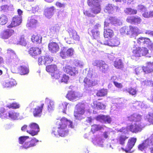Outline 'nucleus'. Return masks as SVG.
Here are the masks:
<instances>
[{
  "instance_id": "1",
  "label": "nucleus",
  "mask_w": 153,
  "mask_h": 153,
  "mask_svg": "<svg viewBox=\"0 0 153 153\" xmlns=\"http://www.w3.org/2000/svg\"><path fill=\"white\" fill-rule=\"evenodd\" d=\"M56 125L58 127L57 132L53 130L52 133L55 136L58 135L62 137H64L68 134V131L67 129V126L71 128H74L72 122L65 117L58 121L56 122Z\"/></svg>"
},
{
  "instance_id": "2",
  "label": "nucleus",
  "mask_w": 153,
  "mask_h": 153,
  "mask_svg": "<svg viewBox=\"0 0 153 153\" xmlns=\"http://www.w3.org/2000/svg\"><path fill=\"white\" fill-rule=\"evenodd\" d=\"M87 4L90 7H92L91 8V12H89L88 10H84V14L89 17H94L95 15H96L100 13L101 11V3H99L98 0H87Z\"/></svg>"
},
{
  "instance_id": "3",
  "label": "nucleus",
  "mask_w": 153,
  "mask_h": 153,
  "mask_svg": "<svg viewBox=\"0 0 153 153\" xmlns=\"http://www.w3.org/2000/svg\"><path fill=\"white\" fill-rule=\"evenodd\" d=\"M85 105L84 103L79 102L76 105V109L74 112V115L76 119H81L82 116L85 112Z\"/></svg>"
},
{
  "instance_id": "4",
  "label": "nucleus",
  "mask_w": 153,
  "mask_h": 153,
  "mask_svg": "<svg viewBox=\"0 0 153 153\" xmlns=\"http://www.w3.org/2000/svg\"><path fill=\"white\" fill-rule=\"evenodd\" d=\"M39 131V127L37 124L32 123L29 125L27 133L32 136L37 135Z\"/></svg>"
},
{
  "instance_id": "5",
  "label": "nucleus",
  "mask_w": 153,
  "mask_h": 153,
  "mask_svg": "<svg viewBox=\"0 0 153 153\" xmlns=\"http://www.w3.org/2000/svg\"><path fill=\"white\" fill-rule=\"evenodd\" d=\"M92 74L88 73L83 80L84 85L86 88L91 87L94 85V81L92 78Z\"/></svg>"
},
{
  "instance_id": "6",
  "label": "nucleus",
  "mask_w": 153,
  "mask_h": 153,
  "mask_svg": "<svg viewBox=\"0 0 153 153\" xmlns=\"http://www.w3.org/2000/svg\"><path fill=\"white\" fill-rule=\"evenodd\" d=\"M79 95L77 92L71 90L68 91L66 97L69 100L74 101L78 100L79 98Z\"/></svg>"
},
{
  "instance_id": "7",
  "label": "nucleus",
  "mask_w": 153,
  "mask_h": 153,
  "mask_svg": "<svg viewBox=\"0 0 153 153\" xmlns=\"http://www.w3.org/2000/svg\"><path fill=\"white\" fill-rule=\"evenodd\" d=\"M14 33V30L12 29H7L4 30L0 33V37L2 39H8Z\"/></svg>"
},
{
  "instance_id": "8",
  "label": "nucleus",
  "mask_w": 153,
  "mask_h": 153,
  "mask_svg": "<svg viewBox=\"0 0 153 153\" xmlns=\"http://www.w3.org/2000/svg\"><path fill=\"white\" fill-rule=\"evenodd\" d=\"M44 104L42 103L40 106H37L33 109V114L35 117H40L42 114Z\"/></svg>"
},
{
  "instance_id": "9",
  "label": "nucleus",
  "mask_w": 153,
  "mask_h": 153,
  "mask_svg": "<svg viewBox=\"0 0 153 153\" xmlns=\"http://www.w3.org/2000/svg\"><path fill=\"white\" fill-rule=\"evenodd\" d=\"M28 53L32 57H35L41 54V50L38 47H33L28 50Z\"/></svg>"
},
{
  "instance_id": "10",
  "label": "nucleus",
  "mask_w": 153,
  "mask_h": 153,
  "mask_svg": "<svg viewBox=\"0 0 153 153\" xmlns=\"http://www.w3.org/2000/svg\"><path fill=\"white\" fill-rule=\"evenodd\" d=\"M39 140L35 138L31 139L30 141L26 142L24 144L21 146L22 149H27L35 146Z\"/></svg>"
},
{
  "instance_id": "11",
  "label": "nucleus",
  "mask_w": 153,
  "mask_h": 153,
  "mask_svg": "<svg viewBox=\"0 0 153 153\" xmlns=\"http://www.w3.org/2000/svg\"><path fill=\"white\" fill-rule=\"evenodd\" d=\"M48 49L52 53H55L59 49V47L57 43L56 42H50L48 45Z\"/></svg>"
},
{
  "instance_id": "12",
  "label": "nucleus",
  "mask_w": 153,
  "mask_h": 153,
  "mask_svg": "<svg viewBox=\"0 0 153 153\" xmlns=\"http://www.w3.org/2000/svg\"><path fill=\"white\" fill-rule=\"evenodd\" d=\"M68 32L70 37L75 41H79L80 39L79 36L74 30L70 28L68 30Z\"/></svg>"
},
{
  "instance_id": "13",
  "label": "nucleus",
  "mask_w": 153,
  "mask_h": 153,
  "mask_svg": "<svg viewBox=\"0 0 153 153\" xmlns=\"http://www.w3.org/2000/svg\"><path fill=\"white\" fill-rule=\"evenodd\" d=\"M55 10V7L53 6L47 7L45 9L44 14L47 17L50 18L53 15Z\"/></svg>"
},
{
  "instance_id": "14",
  "label": "nucleus",
  "mask_w": 153,
  "mask_h": 153,
  "mask_svg": "<svg viewBox=\"0 0 153 153\" xmlns=\"http://www.w3.org/2000/svg\"><path fill=\"white\" fill-rule=\"evenodd\" d=\"M118 8L119 7L117 6H114L112 4H108L105 7L104 11L105 12L110 14L112 13V12L114 10H116L117 11L118 10Z\"/></svg>"
},
{
  "instance_id": "15",
  "label": "nucleus",
  "mask_w": 153,
  "mask_h": 153,
  "mask_svg": "<svg viewBox=\"0 0 153 153\" xmlns=\"http://www.w3.org/2000/svg\"><path fill=\"white\" fill-rule=\"evenodd\" d=\"M53 61V59L48 56H45L44 57L43 60L44 64L46 66V67H56V65L54 64H50Z\"/></svg>"
},
{
  "instance_id": "16",
  "label": "nucleus",
  "mask_w": 153,
  "mask_h": 153,
  "mask_svg": "<svg viewBox=\"0 0 153 153\" xmlns=\"http://www.w3.org/2000/svg\"><path fill=\"white\" fill-rule=\"evenodd\" d=\"M63 70L65 73L71 76H74L78 73L76 68H63Z\"/></svg>"
},
{
  "instance_id": "17",
  "label": "nucleus",
  "mask_w": 153,
  "mask_h": 153,
  "mask_svg": "<svg viewBox=\"0 0 153 153\" xmlns=\"http://www.w3.org/2000/svg\"><path fill=\"white\" fill-rule=\"evenodd\" d=\"M103 35L105 38H111L114 35V31L110 28L104 29Z\"/></svg>"
},
{
  "instance_id": "18",
  "label": "nucleus",
  "mask_w": 153,
  "mask_h": 153,
  "mask_svg": "<svg viewBox=\"0 0 153 153\" xmlns=\"http://www.w3.org/2000/svg\"><path fill=\"white\" fill-rule=\"evenodd\" d=\"M128 138V137L125 135L119 134L116 139L117 143L121 145H123L125 144L126 140Z\"/></svg>"
},
{
  "instance_id": "19",
  "label": "nucleus",
  "mask_w": 153,
  "mask_h": 153,
  "mask_svg": "<svg viewBox=\"0 0 153 153\" xmlns=\"http://www.w3.org/2000/svg\"><path fill=\"white\" fill-rule=\"evenodd\" d=\"M92 106L94 109L102 110L105 109L106 107L105 105L102 102L97 101L93 102V104Z\"/></svg>"
},
{
  "instance_id": "20",
  "label": "nucleus",
  "mask_w": 153,
  "mask_h": 153,
  "mask_svg": "<svg viewBox=\"0 0 153 153\" xmlns=\"http://www.w3.org/2000/svg\"><path fill=\"white\" fill-rule=\"evenodd\" d=\"M120 44V42L117 37L111 39L107 42V45L111 46H117Z\"/></svg>"
},
{
  "instance_id": "21",
  "label": "nucleus",
  "mask_w": 153,
  "mask_h": 153,
  "mask_svg": "<svg viewBox=\"0 0 153 153\" xmlns=\"http://www.w3.org/2000/svg\"><path fill=\"white\" fill-rule=\"evenodd\" d=\"M134 146V138L132 137L129 139L127 146L125 150L126 152H130L131 150Z\"/></svg>"
},
{
  "instance_id": "22",
  "label": "nucleus",
  "mask_w": 153,
  "mask_h": 153,
  "mask_svg": "<svg viewBox=\"0 0 153 153\" xmlns=\"http://www.w3.org/2000/svg\"><path fill=\"white\" fill-rule=\"evenodd\" d=\"M104 129L103 127L99 124H94L91 126V131L94 134L96 132Z\"/></svg>"
},
{
  "instance_id": "23",
  "label": "nucleus",
  "mask_w": 153,
  "mask_h": 153,
  "mask_svg": "<svg viewBox=\"0 0 153 153\" xmlns=\"http://www.w3.org/2000/svg\"><path fill=\"white\" fill-rule=\"evenodd\" d=\"M45 101L48 102L47 106V109L48 111L50 112L53 111L54 108V102L47 98H46Z\"/></svg>"
},
{
  "instance_id": "24",
  "label": "nucleus",
  "mask_w": 153,
  "mask_h": 153,
  "mask_svg": "<svg viewBox=\"0 0 153 153\" xmlns=\"http://www.w3.org/2000/svg\"><path fill=\"white\" fill-rule=\"evenodd\" d=\"M92 64L93 66L97 67H104L107 65L105 62L102 60L94 61L93 62Z\"/></svg>"
},
{
  "instance_id": "25",
  "label": "nucleus",
  "mask_w": 153,
  "mask_h": 153,
  "mask_svg": "<svg viewBox=\"0 0 153 153\" xmlns=\"http://www.w3.org/2000/svg\"><path fill=\"white\" fill-rule=\"evenodd\" d=\"M7 16L5 15L2 14L0 16V25H4L8 22Z\"/></svg>"
},
{
  "instance_id": "26",
  "label": "nucleus",
  "mask_w": 153,
  "mask_h": 153,
  "mask_svg": "<svg viewBox=\"0 0 153 153\" xmlns=\"http://www.w3.org/2000/svg\"><path fill=\"white\" fill-rule=\"evenodd\" d=\"M19 114L14 111H10L8 112L7 118L9 117L13 120H16L18 118Z\"/></svg>"
},
{
  "instance_id": "27",
  "label": "nucleus",
  "mask_w": 153,
  "mask_h": 153,
  "mask_svg": "<svg viewBox=\"0 0 153 153\" xmlns=\"http://www.w3.org/2000/svg\"><path fill=\"white\" fill-rule=\"evenodd\" d=\"M148 147H149L146 140H144L138 146L139 149L141 151H143Z\"/></svg>"
},
{
  "instance_id": "28",
  "label": "nucleus",
  "mask_w": 153,
  "mask_h": 153,
  "mask_svg": "<svg viewBox=\"0 0 153 153\" xmlns=\"http://www.w3.org/2000/svg\"><path fill=\"white\" fill-rule=\"evenodd\" d=\"M21 19L18 16H15L13 17L12 20V22L16 27L19 25L21 23Z\"/></svg>"
},
{
  "instance_id": "29",
  "label": "nucleus",
  "mask_w": 153,
  "mask_h": 153,
  "mask_svg": "<svg viewBox=\"0 0 153 153\" xmlns=\"http://www.w3.org/2000/svg\"><path fill=\"white\" fill-rule=\"evenodd\" d=\"M100 32L97 30H94L92 29L90 34L91 36L93 39H97L100 37Z\"/></svg>"
},
{
  "instance_id": "30",
  "label": "nucleus",
  "mask_w": 153,
  "mask_h": 153,
  "mask_svg": "<svg viewBox=\"0 0 153 153\" xmlns=\"http://www.w3.org/2000/svg\"><path fill=\"white\" fill-rule=\"evenodd\" d=\"M8 113L6 112L5 108H0V117L2 119L7 118Z\"/></svg>"
},
{
  "instance_id": "31",
  "label": "nucleus",
  "mask_w": 153,
  "mask_h": 153,
  "mask_svg": "<svg viewBox=\"0 0 153 153\" xmlns=\"http://www.w3.org/2000/svg\"><path fill=\"white\" fill-rule=\"evenodd\" d=\"M107 94V91L106 89L102 88L98 91L96 95L99 97H102L106 96Z\"/></svg>"
},
{
  "instance_id": "32",
  "label": "nucleus",
  "mask_w": 153,
  "mask_h": 153,
  "mask_svg": "<svg viewBox=\"0 0 153 153\" xmlns=\"http://www.w3.org/2000/svg\"><path fill=\"white\" fill-rule=\"evenodd\" d=\"M31 40L33 43H40L42 41L41 37L38 35H33L31 37Z\"/></svg>"
},
{
  "instance_id": "33",
  "label": "nucleus",
  "mask_w": 153,
  "mask_h": 153,
  "mask_svg": "<svg viewBox=\"0 0 153 153\" xmlns=\"http://www.w3.org/2000/svg\"><path fill=\"white\" fill-rule=\"evenodd\" d=\"M17 44L23 46H25L27 44L26 40L24 35L21 36L18 41Z\"/></svg>"
},
{
  "instance_id": "34",
  "label": "nucleus",
  "mask_w": 153,
  "mask_h": 153,
  "mask_svg": "<svg viewBox=\"0 0 153 153\" xmlns=\"http://www.w3.org/2000/svg\"><path fill=\"white\" fill-rule=\"evenodd\" d=\"M145 120L150 124H153V112H149L147 115Z\"/></svg>"
},
{
  "instance_id": "35",
  "label": "nucleus",
  "mask_w": 153,
  "mask_h": 153,
  "mask_svg": "<svg viewBox=\"0 0 153 153\" xmlns=\"http://www.w3.org/2000/svg\"><path fill=\"white\" fill-rule=\"evenodd\" d=\"M6 107L9 109H16L19 108L20 107V105L18 103L16 102H13L10 104L7 105Z\"/></svg>"
},
{
  "instance_id": "36",
  "label": "nucleus",
  "mask_w": 153,
  "mask_h": 153,
  "mask_svg": "<svg viewBox=\"0 0 153 153\" xmlns=\"http://www.w3.org/2000/svg\"><path fill=\"white\" fill-rule=\"evenodd\" d=\"M37 23L36 20L34 19H30L27 24L28 27H33L35 26Z\"/></svg>"
},
{
  "instance_id": "37",
  "label": "nucleus",
  "mask_w": 153,
  "mask_h": 153,
  "mask_svg": "<svg viewBox=\"0 0 153 153\" xmlns=\"http://www.w3.org/2000/svg\"><path fill=\"white\" fill-rule=\"evenodd\" d=\"M111 24H116L119 22V19L115 17L110 16L108 18L106 19Z\"/></svg>"
},
{
  "instance_id": "38",
  "label": "nucleus",
  "mask_w": 153,
  "mask_h": 153,
  "mask_svg": "<svg viewBox=\"0 0 153 153\" xmlns=\"http://www.w3.org/2000/svg\"><path fill=\"white\" fill-rule=\"evenodd\" d=\"M67 53L66 48L65 47H63L60 52V56L63 59H65L68 57Z\"/></svg>"
},
{
  "instance_id": "39",
  "label": "nucleus",
  "mask_w": 153,
  "mask_h": 153,
  "mask_svg": "<svg viewBox=\"0 0 153 153\" xmlns=\"http://www.w3.org/2000/svg\"><path fill=\"white\" fill-rule=\"evenodd\" d=\"M19 74L24 75L27 74L29 72V70L27 68H19Z\"/></svg>"
},
{
  "instance_id": "40",
  "label": "nucleus",
  "mask_w": 153,
  "mask_h": 153,
  "mask_svg": "<svg viewBox=\"0 0 153 153\" xmlns=\"http://www.w3.org/2000/svg\"><path fill=\"white\" fill-rule=\"evenodd\" d=\"M141 123H136L134 124V133L140 131L142 129V126Z\"/></svg>"
},
{
  "instance_id": "41",
  "label": "nucleus",
  "mask_w": 153,
  "mask_h": 153,
  "mask_svg": "<svg viewBox=\"0 0 153 153\" xmlns=\"http://www.w3.org/2000/svg\"><path fill=\"white\" fill-rule=\"evenodd\" d=\"M7 53L10 57L11 59H13L15 57H16L17 55L15 52L13 50L11 49H7Z\"/></svg>"
},
{
  "instance_id": "42",
  "label": "nucleus",
  "mask_w": 153,
  "mask_h": 153,
  "mask_svg": "<svg viewBox=\"0 0 153 153\" xmlns=\"http://www.w3.org/2000/svg\"><path fill=\"white\" fill-rule=\"evenodd\" d=\"M111 119L109 116L104 115L102 122L105 123H110Z\"/></svg>"
},
{
  "instance_id": "43",
  "label": "nucleus",
  "mask_w": 153,
  "mask_h": 153,
  "mask_svg": "<svg viewBox=\"0 0 153 153\" xmlns=\"http://www.w3.org/2000/svg\"><path fill=\"white\" fill-rule=\"evenodd\" d=\"M115 67H122L123 66V64L120 59H117L114 62Z\"/></svg>"
},
{
  "instance_id": "44",
  "label": "nucleus",
  "mask_w": 153,
  "mask_h": 153,
  "mask_svg": "<svg viewBox=\"0 0 153 153\" xmlns=\"http://www.w3.org/2000/svg\"><path fill=\"white\" fill-rule=\"evenodd\" d=\"M69 77L68 76L65 74H64L62 76L61 82L67 84L68 83V81L69 80Z\"/></svg>"
},
{
  "instance_id": "45",
  "label": "nucleus",
  "mask_w": 153,
  "mask_h": 153,
  "mask_svg": "<svg viewBox=\"0 0 153 153\" xmlns=\"http://www.w3.org/2000/svg\"><path fill=\"white\" fill-rule=\"evenodd\" d=\"M29 138V136H21L19 138V144H22L26 140Z\"/></svg>"
},
{
  "instance_id": "46",
  "label": "nucleus",
  "mask_w": 153,
  "mask_h": 153,
  "mask_svg": "<svg viewBox=\"0 0 153 153\" xmlns=\"http://www.w3.org/2000/svg\"><path fill=\"white\" fill-rule=\"evenodd\" d=\"M149 147L153 146V134L150 137L146 139Z\"/></svg>"
},
{
  "instance_id": "47",
  "label": "nucleus",
  "mask_w": 153,
  "mask_h": 153,
  "mask_svg": "<svg viewBox=\"0 0 153 153\" xmlns=\"http://www.w3.org/2000/svg\"><path fill=\"white\" fill-rule=\"evenodd\" d=\"M128 30H127V34L128 35H133L134 33V27L131 26H130L129 27H127Z\"/></svg>"
},
{
  "instance_id": "48",
  "label": "nucleus",
  "mask_w": 153,
  "mask_h": 153,
  "mask_svg": "<svg viewBox=\"0 0 153 153\" xmlns=\"http://www.w3.org/2000/svg\"><path fill=\"white\" fill-rule=\"evenodd\" d=\"M67 57L72 56L74 54V50L72 48H70L67 49L66 48Z\"/></svg>"
},
{
  "instance_id": "49",
  "label": "nucleus",
  "mask_w": 153,
  "mask_h": 153,
  "mask_svg": "<svg viewBox=\"0 0 153 153\" xmlns=\"http://www.w3.org/2000/svg\"><path fill=\"white\" fill-rule=\"evenodd\" d=\"M51 74L53 79H58L60 77V74L58 72L57 70L55 72H54L52 74Z\"/></svg>"
},
{
  "instance_id": "50",
  "label": "nucleus",
  "mask_w": 153,
  "mask_h": 153,
  "mask_svg": "<svg viewBox=\"0 0 153 153\" xmlns=\"http://www.w3.org/2000/svg\"><path fill=\"white\" fill-rule=\"evenodd\" d=\"M46 70L48 72L52 74L56 71L57 69V68H46Z\"/></svg>"
},
{
  "instance_id": "51",
  "label": "nucleus",
  "mask_w": 153,
  "mask_h": 153,
  "mask_svg": "<svg viewBox=\"0 0 153 153\" xmlns=\"http://www.w3.org/2000/svg\"><path fill=\"white\" fill-rule=\"evenodd\" d=\"M141 56H145L148 53V50L146 48H140Z\"/></svg>"
},
{
  "instance_id": "52",
  "label": "nucleus",
  "mask_w": 153,
  "mask_h": 153,
  "mask_svg": "<svg viewBox=\"0 0 153 153\" xmlns=\"http://www.w3.org/2000/svg\"><path fill=\"white\" fill-rule=\"evenodd\" d=\"M141 53L140 48H136L134 52L135 56L138 57H140L141 54H140L141 53Z\"/></svg>"
},
{
  "instance_id": "53",
  "label": "nucleus",
  "mask_w": 153,
  "mask_h": 153,
  "mask_svg": "<svg viewBox=\"0 0 153 153\" xmlns=\"http://www.w3.org/2000/svg\"><path fill=\"white\" fill-rule=\"evenodd\" d=\"M137 10L138 11L141 12L143 11H145L146 10V8L143 5L140 4L137 7Z\"/></svg>"
},
{
  "instance_id": "54",
  "label": "nucleus",
  "mask_w": 153,
  "mask_h": 153,
  "mask_svg": "<svg viewBox=\"0 0 153 153\" xmlns=\"http://www.w3.org/2000/svg\"><path fill=\"white\" fill-rule=\"evenodd\" d=\"M127 27L125 26L121 28L120 30V32L122 35L127 34Z\"/></svg>"
},
{
  "instance_id": "55",
  "label": "nucleus",
  "mask_w": 153,
  "mask_h": 153,
  "mask_svg": "<svg viewBox=\"0 0 153 153\" xmlns=\"http://www.w3.org/2000/svg\"><path fill=\"white\" fill-rule=\"evenodd\" d=\"M9 6L7 5H4L0 6V11H5L8 10Z\"/></svg>"
},
{
  "instance_id": "56",
  "label": "nucleus",
  "mask_w": 153,
  "mask_h": 153,
  "mask_svg": "<svg viewBox=\"0 0 153 153\" xmlns=\"http://www.w3.org/2000/svg\"><path fill=\"white\" fill-rule=\"evenodd\" d=\"M1 84L4 88H9L8 81H2L1 82Z\"/></svg>"
},
{
  "instance_id": "57",
  "label": "nucleus",
  "mask_w": 153,
  "mask_h": 153,
  "mask_svg": "<svg viewBox=\"0 0 153 153\" xmlns=\"http://www.w3.org/2000/svg\"><path fill=\"white\" fill-rule=\"evenodd\" d=\"M113 83L115 86L118 88H121L123 87L122 84L120 83H119L117 82L114 81L113 82Z\"/></svg>"
},
{
  "instance_id": "58",
  "label": "nucleus",
  "mask_w": 153,
  "mask_h": 153,
  "mask_svg": "<svg viewBox=\"0 0 153 153\" xmlns=\"http://www.w3.org/2000/svg\"><path fill=\"white\" fill-rule=\"evenodd\" d=\"M134 11L133 10L130 8H126L125 10V13L128 14H131L133 13Z\"/></svg>"
},
{
  "instance_id": "59",
  "label": "nucleus",
  "mask_w": 153,
  "mask_h": 153,
  "mask_svg": "<svg viewBox=\"0 0 153 153\" xmlns=\"http://www.w3.org/2000/svg\"><path fill=\"white\" fill-rule=\"evenodd\" d=\"M110 24L111 23L106 19L104 22V29L109 28Z\"/></svg>"
},
{
  "instance_id": "60",
  "label": "nucleus",
  "mask_w": 153,
  "mask_h": 153,
  "mask_svg": "<svg viewBox=\"0 0 153 153\" xmlns=\"http://www.w3.org/2000/svg\"><path fill=\"white\" fill-rule=\"evenodd\" d=\"M8 81L9 85V88L13 86L16 84V81L14 79H11L10 81Z\"/></svg>"
},
{
  "instance_id": "61",
  "label": "nucleus",
  "mask_w": 153,
  "mask_h": 153,
  "mask_svg": "<svg viewBox=\"0 0 153 153\" xmlns=\"http://www.w3.org/2000/svg\"><path fill=\"white\" fill-rule=\"evenodd\" d=\"M19 68H11V72L13 73L19 74Z\"/></svg>"
},
{
  "instance_id": "62",
  "label": "nucleus",
  "mask_w": 153,
  "mask_h": 153,
  "mask_svg": "<svg viewBox=\"0 0 153 153\" xmlns=\"http://www.w3.org/2000/svg\"><path fill=\"white\" fill-rule=\"evenodd\" d=\"M104 116V115H99L96 117L95 119L97 121L102 122Z\"/></svg>"
},
{
  "instance_id": "63",
  "label": "nucleus",
  "mask_w": 153,
  "mask_h": 153,
  "mask_svg": "<svg viewBox=\"0 0 153 153\" xmlns=\"http://www.w3.org/2000/svg\"><path fill=\"white\" fill-rule=\"evenodd\" d=\"M117 131L118 132H120L123 133V134L125 135V134L126 133V128L124 127H123L121 128L118 130Z\"/></svg>"
},
{
  "instance_id": "64",
  "label": "nucleus",
  "mask_w": 153,
  "mask_h": 153,
  "mask_svg": "<svg viewBox=\"0 0 153 153\" xmlns=\"http://www.w3.org/2000/svg\"><path fill=\"white\" fill-rule=\"evenodd\" d=\"M142 119V116L140 115H137L135 117H134V121L136 123L140 121Z\"/></svg>"
}]
</instances>
